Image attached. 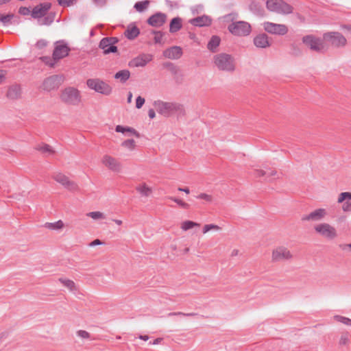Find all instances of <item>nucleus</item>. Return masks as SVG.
Listing matches in <instances>:
<instances>
[{"mask_svg": "<svg viewBox=\"0 0 351 351\" xmlns=\"http://www.w3.org/2000/svg\"><path fill=\"white\" fill-rule=\"evenodd\" d=\"M215 66L221 71L232 73L235 71V60L228 53H221L213 57Z\"/></svg>", "mask_w": 351, "mask_h": 351, "instance_id": "nucleus-1", "label": "nucleus"}, {"mask_svg": "<svg viewBox=\"0 0 351 351\" xmlns=\"http://www.w3.org/2000/svg\"><path fill=\"white\" fill-rule=\"evenodd\" d=\"M60 98L63 103L73 106L78 105L81 100L80 91L74 87H67L62 90Z\"/></svg>", "mask_w": 351, "mask_h": 351, "instance_id": "nucleus-2", "label": "nucleus"}, {"mask_svg": "<svg viewBox=\"0 0 351 351\" xmlns=\"http://www.w3.org/2000/svg\"><path fill=\"white\" fill-rule=\"evenodd\" d=\"M266 7L271 12L288 14L293 11V8L283 0H267Z\"/></svg>", "mask_w": 351, "mask_h": 351, "instance_id": "nucleus-3", "label": "nucleus"}, {"mask_svg": "<svg viewBox=\"0 0 351 351\" xmlns=\"http://www.w3.org/2000/svg\"><path fill=\"white\" fill-rule=\"evenodd\" d=\"M303 43L311 50L317 53H324L326 47L324 45V38H317L313 35H306L302 38Z\"/></svg>", "mask_w": 351, "mask_h": 351, "instance_id": "nucleus-4", "label": "nucleus"}, {"mask_svg": "<svg viewBox=\"0 0 351 351\" xmlns=\"http://www.w3.org/2000/svg\"><path fill=\"white\" fill-rule=\"evenodd\" d=\"M228 29L231 34L238 36H247L252 31L250 23L243 21L232 23L228 25Z\"/></svg>", "mask_w": 351, "mask_h": 351, "instance_id": "nucleus-5", "label": "nucleus"}, {"mask_svg": "<svg viewBox=\"0 0 351 351\" xmlns=\"http://www.w3.org/2000/svg\"><path fill=\"white\" fill-rule=\"evenodd\" d=\"M324 40L332 47L339 48L346 46V38L342 34L338 32H330L324 34Z\"/></svg>", "mask_w": 351, "mask_h": 351, "instance_id": "nucleus-6", "label": "nucleus"}, {"mask_svg": "<svg viewBox=\"0 0 351 351\" xmlns=\"http://www.w3.org/2000/svg\"><path fill=\"white\" fill-rule=\"evenodd\" d=\"M86 84L90 89L104 95H109L112 93V87L99 79H88Z\"/></svg>", "mask_w": 351, "mask_h": 351, "instance_id": "nucleus-7", "label": "nucleus"}, {"mask_svg": "<svg viewBox=\"0 0 351 351\" xmlns=\"http://www.w3.org/2000/svg\"><path fill=\"white\" fill-rule=\"evenodd\" d=\"M64 77L63 75H53L44 80L41 88L43 90L50 92L57 90L63 83Z\"/></svg>", "mask_w": 351, "mask_h": 351, "instance_id": "nucleus-8", "label": "nucleus"}, {"mask_svg": "<svg viewBox=\"0 0 351 351\" xmlns=\"http://www.w3.org/2000/svg\"><path fill=\"white\" fill-rule=\"evenodd\" d=\"M119 42L117 37H105L99 43V47L103 49L104 54L117 52V47L115 45Z\"/></svg>", "mask_w": 351, "mask_h": 351, "instance_id": "nucleus-9", "label": "nucleus"}, {"mask_svg": "<svg viewBox=\"0 0 351 351\" xmlns=\"http://www.w3.org/2000/svg\"><path fill=\"white\" fill-rule=\"evenodd\" d=\"M71 51L70 47L64 40H58L55 43L53 51V59L58 62L60 60L69 56Z\"/></svg>", "mask_w": 351, "mask_h": 351, "instance_id": "nucleus-10", "label": "nucleus"}, {"mask_svg": "<svg viewBox=\"0 0 351 351\" xmlns=\"http://www.w3.org/2000/svg\"><path fill=\"white\" fill-rule=\"evenodd\" d=\"M263 25L265 31L271 34L284 36L289 31L287 26L284 24H277L266 21Z\"/></svg>", "mask_w": 351, "mask_h": 351, "instance_id": "nucleus-11", "label": "nucleus"}, {"mask_svg": "<svg viewBox=\"0 0 351 351\" xmlns=\"http://www.w3.org/2000/svg\"><path fill=\"white\" fill-rule=\"evenodd\" d=\"M314 228L316 232L328 239H333L337 236L336 229L329 223H320L315 226Z\"/></svg>", "mask_w": 351, "mask_h": 351, "instance_id": "nucleus-12", "label": "nucleus"}, {"mask_svg": "<svg viewBox=\"0 0 351 351\" xmlns=\"http://www.w3.org/2000/svg\"><path fill=\"white\" fill-rule=\"evenodd\" d=\"M154 105L157 112L164 117H169L173 114L174 103L157 101Z\"/></svg>", "mask_w": 351, "mask_h": 351, "instance_id": "nucleus-13", "label": "nucleus"}, {"mask_svg": "<svg viewBox=\"0 0 351 351\" xmlns=\"http://www.w3.org/2000/svg\"><path fill=\"white\" fill-rule=\"evenodd\" d=\"M53 178L58 183L61 184L66 189L75 191L78 190L77 184L70 180L67 176L61 173H56L53 175Z\"/></svg>", "mask_w": 351, "mask_h": 351, "instance_id": "nucleus-14", "label": "nucleus"}, {"mask_svg": "<svg viewBox=\"0 0 351 351\" xmlns=\"http://www.w3.org/2000/svg\"><path fill=\"white\" fill-rule=\"evenodd\" d=\"M292 258L290 251L285 247H278L272 252L271 260L273 262H279L289 260Z\"/></svg>", "mask_w": 351, "mask_h": 351, "instance_id": "nucleus-15", "label": "nucleus"}, {"mask_svg": "<svg viewBox=\"0 0 351 351\" xmlns=\"http://www.w3.org/2000/svg\"><path fill=\"white\" fill-rule=\"evenodd\" d=\"M51 8V3L45 2V3H41L35 6L32 12H31V16L34 19H40L45 16L47 12L50 10Z\"/></svg>", "mask_w": 351, "mask_h": 351, "instance_id": "nucleus-16", "label": "nucleus"}, {"mask_svg": "<svg viewBox=\"0 0 351 351\" xmlns=\"http://www.w3.org/2000/svg\"><path fill=\"white\" fill-rule=\"evenodd\" d=\"M167 15L162 12H157L153 15H152L147 21V23L155 27H159L163 25V24L166 22Z\"/></svg>", "mask_w": 351, "mask_h": 351, "instance_id": "nucleus-17", "label": "nucleus"}, {"mask_svg": "<svg viewBox=\"0 0 351 351\" xmlns=\"http://www.w3.org/2000/svg\"><path fill=\"white\" fill-rule=\"evenodd\" d=\"M103 164L113 171L119 172L121 169V163L114 158L105 155L102 159Z\"/></svg>", "mask_w": 351, "mask_h": 351, "instance_id": "nucleus-18", "label": "nucleus"}, {"mask_svg": "<svg viewBox=\"0 0 351 351\" xmlns=\"http://www.w3.org/2000/svg\"><path fill=\"white\" fill-rule=\"evenodd\" d=\"M326 215V211L324 208H318L311 212L308 215H303L302 221H317L322 220Z\"/></svg>", "mask_w": 351, "mask_h": 351, "instance_id": "nucleus-19", "label": "nucleus"}, {"mask_svg": "<svg viewBox=\"0 0 351 351\" xmlns=\"http://www.w3.org/2000/svg\"><path fill=\"white\" fill-rule=\"evenodd\" d=\"M182 48L178 46L171 47L163 51V56L171 60L179 59L182 56Z\"/></svg>", "mask_w": 351, "mask_h": 351, "instance_id": "nucleus-20", "label": "nucleus"}, {"mask_svg": "<svg viewBox=\"0 0 351 351\" xmlns=\"http://www.w3.org/2000/svg\"><path fill=\"white\" fill-rule=\"evenodd\" d=\"M338 202L343 203L342 209L344 212H351V193L342 192L338 197Z\"/></svg>", "mask_w": 351, "mask_h": 351, "instance_id": "nucleus-21", "label": "nucleus"}, {"mask_svg": "<svg viewBox=\"0 0 351 351\" xmlns=\"http://www.w3.org/2000/svg\"><path fill=\"white\" fill-rule=\"evenodd\" d=\"M189 23L197 27H206L211 25L212 19L206 15H202L189 20Z\"/></svg>", "mask_w": 351, "mask_h": 351, "instance_id": "nucleus-22", "label": "nucleus"}, {"mask_svg": "<svg viewBox=\"0 0 351 351\" xmlns=\"http://www.w3.org/2000/svg\"><path fill=\"white\" fill-rule=\"evenodd\" d=\"M254 44L258 48H267L271 45L268 36L265 34H259L254 38Z\"/></svg>", "mask_w": 351, "mask_h": 351, "instance_id": "nucleus-23", "label": "nucleus"}, {"mask_svg": "<svg viewBox=\"0 0 351 351\" xmlns=\"http://www.w3.org/2000/svg\"><path fill=\"white\" fill-rule=\"evenodd\" d=\"M152 60L151 56L149 55L143 54L140 55L134 59H132L129 65L130 66H145L150 60Z\"/></svg>", "mask_w": 351, "mask_h": 351, "instance_id": "nucleus-24", "label": "nucleus"}, {"mask_svg": "<svg viewBox=\"0 0 351 351\" xmlns=\"http://www.w3.org/2000/svg\"><path fill=\"white\" fill-rule=\"evenodd\" d=\"M22 91L20 85L13 84L10 86L7 91L6 97L11 100L19 99L21 97Z\"/></svg>", "mask_w": 351, "mask_h": 351, "instance_id": "nucleus-25", "label": "nucleus"}, {"mask_svg": "<svg viewBox=\"0 0 351 351\" xmlns=\"http://www.w3.org/2000/svg\"><path fill=\"white\" fill-rule=\"evenodd\" d=\"M249 10L254 14L263 16L265 14V10L263 6L256 1H251L249 5Z\"/></svg>", "mask_w": 351, "mask_h": 351, "instance_id": "nucleus-26", "label": "nucleus"}, {"mask_svg": "<svg viewBox=\"0 0 351 351\" xmlns=\"http://www.w3.org/2000/svg\"><path fill=\"white\" fill-rule=\"evenodd\" d=\"M140 34V29L136 25H130L124 32L125 36L130 40L135 39Z\"/></svg>", "mask_w": 351, "mask_h": 351, "instance_id": "nucleus-27", "label": "nucleus"}, {"mask_svg": "<svg viewBox=\"0 0 351 351\" xmlns=\"http://www.w3.org/2000/svg\"><path fill=\"white\" fill-rule=\"evenodd\" d=\"M182 27V19L180 17H175L172 19L169 24V32L172 34L178 32Z\"/></svg>", "mask_w": 351, "mask_h": 351, "instance_id": "nucleus-28", "label": "nucleus"}, {"mask_svg": "<svg viewBox=\"0 0 351 351\" xmlns=\"http://www.w3.org/2000/svg\"><path fill=\"white\" fill-rule=\"evenodd\" d=\"M221 42V38L218 36H213L208 43L207 48L213 53L217 51Z\"/></svg>", "mask_w": 351, "mask_h": 351, "instance_id": "nucleus-29", "label": "nucleus"}, {"mask_svg": "<svg viewBox=\"0 0 351 351\" xmlns=\"http://www.w3.org/2000/svg\"><path fill=\"white\" fill-rule=\"evenodd\" d=\"M130 77V72L129 70L123 69L117 72L114 77L119 80L121 83H125Z\"/></svg>", "mask_w": 351, "mask_h": 351, "instance_id": "nucleus-30", "label": "nucleus"}, {"mask_svg": "<svg viewBox=\"0 0 351 351\" xmlns=\"http://www.w3.org/2000/svg\"><path fill=\"white\" fill-rule=\"evenodd\" d=\"M55 17V12L47 13L42 20L38 21V23L40 25H49L53 22Z\"/></svg>", "mask_w": 351, "mask_h": 351, "instance_id": "nucleus-31", "label": "nucleus"}, {"mask_svg": "<svg viewBox=\"0 0 351 351\" xmlns=\"http://www.w3.org/2000/svg\"><path fill=\"white\" fill-rule=\"evenodd\" d=\"M136 190L142 195L148 197L152 192L150 187L147 186L145 183L139 184L136 187Z\"/></svg>", "mask_w": 351, "mask_h": 351, "instance_id": "nucleus-32", "label": "nucleus"}, {"mask_svg": "<svg viewBox=\"0 0 351 351\" xmlns=\"http://www.w3.org/2000/svg\"><path fill=\"white\" fill-rule=\"evenodd\" d=\"M149 3L150 1L149 0L138 1L134 4V8L138 12H143L147 8Z\"/></svg>", "mask_w": 351, "mask_h": 351, "instance_id": "nucleus-33", "label": "nucleus"}, {"mask_svg": "<svg viewBox=\"0 0 351 351\" xmlns=\"http://www.w3.org/2000/svg\"><path fill=\"white\" fill-rule=\"evenodd\" d=\"M44 226L50 230H60L64 228V224L62 220H58L53 223L47 222Z\"/></svg>", "mask_w": 351, "mask_h": 351, "instance_id": "nucleus-34", "label": "nucleus"}, {"mask_svg": "<svg viewBox=\"0 0 351 351\" xmlns=\"http://www.w3.org/2000/svg\"><path fill=\"white\" fill-rule=\"evenodd\" d=\"M40 60L47 66H49L50 68H54L56 63L58 62L56 60L53 59V55L52 54V57L50 56H41Z\"/></svg>", "mask_w": 351, "mask_h": 351, "instance_id": "nucleus-35", "label": "nucleus"}, {"mask_svg": "<svg viewBox=\"0 0 351 351\" xmlns=\"http://www.w3.org/2000/svg\"><path fill=\"white\" fill-rule=\"evenodd\" d=\"M173 114H176L178 117H182L185 115V110L183 105L174 103Z\"/></svg>", "mask_w": 351, "mask_h": 351, "instance_id": "nucleus-36", "label": "nucleus"}, {"mask_svg": "<svg viewBox=\"0 0 351 351\" xmlns=\"http://www.w3.org/2000/svg\"><path fill=\"white\" fill-rule=\"evenodd\" d=\"M59 281L66 287H67L70 291H75V285L73 280L69 279H66L63 278H59Z\"/></svg>", "mask_w": 351, "mask_h": 351, "instance_id": "nucleus-37", "label": "nucleus"}, {"mask_svg": "<svg viewBox=\"0 0 351 351\" xmlns=\"http://www.w3.org/2000/svg\"><path fill=\"white\" fill-rule=\"evenodd\" d=\"M14 17V14L12 13L8 14L6 15H0V21L5 26L12 24V19Z\"/></svg>", "mask_w": 351, "mask_h": 351, "instance_id": "nucleus-38", "label": "nucleus"}, {"mask_svg": "<svg viewBox=\"0 0 351 351\" xmlns=\"http://www.w3.org/2000/svg\"><path fill=\"white\" fill-rule=\"evenodd\" d=\"M200 224L193 221H185L182 223L181 228L184 230H189L194 227H198Z\"/></svg>", "mask_w": 351, "mask_h": 351, "instance_id": "nucleus-39", "label": "nucleus"}, {"mask_svg": "<svg viewBox=\"0 0 351 351\" xmlns=\"http://www.w3.org/2000/svg\"><path fill=\"white\" fill-rule=\"evenodd\" d=\"M36 149L41 152L42 153H49L50 154L54 153V151L52 149L51 146L47 144L39 145L36 147Z\"/></svg>", "mask_w": 351, "mask_h": 351, "instance_id": "nucleus-40", "label": "nucleus"}, {"mask_svg": "<svg viewBox=\"0 0 351 351\" xmlns=\"http://www.w3.org/2000/svg\"><path fill=\"white\" fill-rule=\"evenodd\" d=\"M198 314L196 313H183V312H172L168 313V317H172V316H185V317H195L197 316Z\"/></svg>", "mask_w": 351, "mask_h": 351, "instance_id": "nucleus-41", "label": "nucleus"}, {"mask_svg": "<svg viewBox=\"0 0 351 351\" xmlns=\"http://www.w3.org/2000/svg\"><path fill=\"white\" fill-rule=\"evenodd\" d=\"M163 66L169 69L172 74L176 75L178 73V68L173 63L167 62L163 64Z\"/></svg>", "mask_w": 351, "mask_h": 351, "instance_id": "nucleus-42", "label": "nucleus"}, {"mask_svg": "<svg viewBox=\"0 0 351 351\" xmlns=\"http://www.w3.org/2000/svg\"><path fill=\"white\" fill-rule=\"evenodd\" d=\"M152 34H154V43L156 44H160L162 42V38L164 34L160 31L152 30Z\"/></svg>", "mask_w": 351, "mask_h": 351, "instance_id": "nucleus-43", "label": "nucleus"}, {"mask_svg": "<svg viewBox=\"0 0 351 351\" xmlns=\"http://www.w3.org/2000/svg\"><path fill=\"white\" fill-rule=\"evenodd\" d=\"M169 199L173 201L174 202L177 203L182 208L189 209L190 207L189 204L183 202L182 200H181L178 198L173 197H169Z\"/></svg>", "mask_w": 351, "mask_h": 351, "instance_id": "nucleus-44", "label": "nucleus"}, {"mask_svg": "<svg viewBox=\"0 0 351 351\" xmlns=\"http://www.w3.org/2000/svg\"><path fill=\"white\" fill-rule=\"evenodd\" d=\"M335 319L345 325L351 326V319L341 315H335Z\"/></svg>", "mask_w": 351, "mask_h": 351, "instance_id": "nucleus-45", "label": "nucleus"}, {"mask_svg": "<svg viewBox=\"0 0 351 351\" xmlns=\"http://www.w3.org/2000/svg\"><path fill=\"white\" fill-rule=\"evenodd\" d=\"M87 215L93 219H104L105 218L104 213H102L99 211L90 212L87 214Z\"/></svg>", "mask_w": 351, "mask_h": 351, "instance_id": "nucleus-46", "label": "nucleus"}, {"mask_svg": "<svg viewBox=\"0 0 351 351\" xmlns=\"http://www.w3.org/2000/svg\"><path fill=\"white\" fill-rule=\"evenodd\" d=\"M121 145L124 147H127L130 149H132L135 147V141L134 139H128V140L124 141L121 143Z\"/></svg>", "mask_w": 351, "mask_h": 351, "instance_id": "nucleus-47", "label": "nucleus"}, {"mask_svg": "<svg viewBox=\"0 0 351 351\" xmlns=\"http://www.w3.org/2000/svg\"><path fill=\"white\" fill-rule=\"evenodd\" d=\"M220 228L217 225L215 224H206L203 228V233L206 234L210 230H219Z\"/></svg>", "mask_w": 351, "mask_h": 351, "instance_id": "nucleus-48", "label": "nucleus"}, {"mask_svg": "<svg viewBox=\"0 0 351 351\" xmlns=\"http://www.w3.org/2000/svg\"><path fill=\"white\" fill-rule=\"evenodd\" d=\"M348 332L343 333L339 339L340 345H346L349 342Z\"/></svg>", "mask_w": 351, "mask_h": 351, "instance_id": "nucleus-49", "label": "nucleus"}, {"mask_svg": "<svg viewBox=\"0 0 351 351\" xmlns=\"http://www.w3.org/2000/svg\"><path fill=\"white\" fill-rule=\"evenodd\" d=\"M48 42L46 40L40 39L36 43V47L38 49H43L47 47Z\"/></svg>", "mask_w": 351, "mask_h": 351, "instance_id": "nucleus-50", "label": "nucleus"}, {"mask_svg": "<svg viewBox=\"0 0 351 351\" xmlns=\"http://www.w3.org/2000/svg\"><path fill=\"white\" fill-rule=\"evenodd\" d=\"M196 198L204 199L205 201H206L208 202H210L213 199L212 196L210 195H208L206 193H200L199 195L196 196Z\"/></svg>", "mask_w": 351, "mask_h": 351, "instance_id": "nucleus-51", "label": "nucleus"}, {"mask_svg": "<svg viewBox=\"0 0 351 351\" xmlns=\"http://www.w3.org/2000/svg\"><path fill=\"white\" fill-rule=\"evenodd\" d=\"M74 0H57L58 4L62 7H69L73 4Z\"/></svg>", "mask_w": 351, "mask_h": 351, "instance_id": "nucleus-52", "label": "nucleus"}, {"mask_svg": "<svg viewBox=\"0 0 351 351\" xmlns=\"http://www.w3.org/2000/svg\"><path fill=\"white\" fill-rule=\"evenodd\" d=\"M145 104V99L141 96L137 97L136 99V108L140 109Z\"/></svg>", "mask_w": 351, "mask_h": 351, "instance_id": "nucleus-53", "label": "nucleus"}, {"mask_svg": "<svg viewBox=\"0 0 351 351\" xmlns=\"http://www.w3.org/2000/svg\"><path fill=\"white\" fill-rule=\"evenodd\" d=\"M77 336L83 339H88L90 337V334L86 330H80L77 332Z\"/></svg>", "mask_w": 351, "mask_h": 351, "instance_id": "nucleus-54", "label": "nucleus"}, {"mask_svg": "<svg viewBox=\"0 0 351 351\" xmlns=\"http://www.w3.org/2000/svg\"><path fill=\"white\" fill-rule=\"evenodd\" d=\"M31 12L29 8L27 7H21L19 10V13L24 16L29 14Z\"/></svg>", "mask_w": 351, "mask_h": 351, "instance_id": "nucleus-55", "label": "nucleus"}, {"mask_svg": "<svg viewBox=\"0 0 351 351\" xmlns=\"http://www.w3.org/2000/svg\"><path fill=\"white\" fill-rule=\"evenodd\" d=\"M237 16L236 13H230L223 16L226 21H233Z\"/></svg>", "mask_w": 351, "mask_h": 351, "instance_id": "nucleus-56", "label": "nucleus"}, {"mask_svg": "<svg viewBox=\"0 0 351 351\" xmlns=\"http://www.w3.org/2000/svg\"><path fill=\"white\" fill-rule=\"evenodd\" d=\"M115 131L117 132H121V133L124 134L127 131V126H123V125H118L115 128Z\"/></svg>", "mask_w": 351, "mask_h": 351, "instance_id": "nucleus-57", "label": "nucleus"}, {"mask_svg": "<svg viewBox=\"0 0 351 351\" xmlns=\"http://www.w3.org/2000/svg\"><path fill=\"white\" fill-rule=\"evenodd\" d=\"M291 54L293 55V56H300L302 54V51L301 50L295 47V46H292V51H291Z\"/></svg>", "mask_w": 351, "mask_h": 351, "instance_id": "nucleus-58", "label": "nucleus"}, {"mask_svg": "<svg viewBox=\"0 0 351 351\" xmlns=\"http://www.w3.org/2000/svg\"><path fill=\"white\" fill-rule=\"evenodd\" d=\"M127 132H130L132 134L136 136V137H140V134L133 128L128 127L127 126Z\"/></svg>", "mask_w": 351, "mask_h": 351, "instance_id": "nucleus-59", "label": "nucleus"}, {"mask_svg": "<svg viewBox=\"0 0 351 351\" xmlns=\"http://www.w3.org/2000/svg\"><path fill=\"white\" fill-rule=\"evenodd\" d=\"M266 174H267V171L262 170V169H256L255 171V175L257 177L265 176Z\"/></svg>", "mask_w": 351, "mask_h": 351, "instance_id": "nucleus-60", "label": "nucleus"}, {"mask_svg": "<svg viewBox=\"0 0 351 351\" xmlns=\"http://www.w3.org/2000/svg\"><path fill=\"white\" fill-rule=\"evenodd\" d=\"M93 2L99 7H103L106 5L108 0H93Z\"/></svg>", "mask_w": 351, "mask_h": 351, "instance_id": "nucleus-61", "label": "nucleus"}, {"mask_svg": "<svg viewBox=\"0 0 351 351\" xmlns=\"http://www.w3.org/2000/svg\"><path fill=\"white\" fill-rule=\"evenodd\" d=\"M267 171V174L265 176L266 178H269L271 176H274L276 174V171L274 169H269Z\"/></svg>", "mask_w": 351, "mask_h": 351, "instance_id": "nucleus-62", "label": "nucleus"}, {"mask_svg": "<svg viewBox=\"0 0 351 351\" xmlns=\"http://www.w3.org/2000/svg\"><path fill=\"white\" fill-rule=\"evenodd\" d=\"M102 244V242L97 239H95L94 241H93L91 243H90L89 245L91 246V247H94V246H96V245H101Z\"/></svg>", "mask_w": 351, "mask_h": 351, "instance_id": "nucleus-63", "label": "nucleus"}, {"mask_svg": "<svg viewBox=\"0 0 351 351\" xmlns=\"http://www.w3.org/2000/svg\"><path fill=\"white\" fill-rule=\"evenodd\" d=\"M148 116L150 119H154L156 117V113L154 109L149 110Z\"/></svg>", "mask_w": 351, "mask_h": 351, "instance_id": "nucleus-64", "label": "nucleus"}]
</instances>
